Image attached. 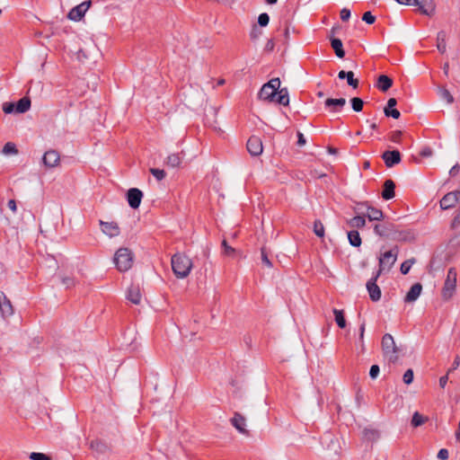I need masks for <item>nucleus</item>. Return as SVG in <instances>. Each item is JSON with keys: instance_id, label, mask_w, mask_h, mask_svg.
Returning a JSON list of instances; mask_svg holds the SVG:
<instances>
[{"instance_id": "obj_6", "label": "nucleus", "mask_w": 460, "mask_h": 460, "mask_svg": "<svg viewBox=\"0 0 460 460\" xmlns=\"http://www.w3.org/2000/svg\"><path fill=\"white\" fill-rule=\"evenodd\" d=\"M114 263L119 271H127L133 264V255L129 249L119 248L114 255Z\"/></svg>"}, {"instance_id": "obj_64", "label": "nucleus", "mask_w": 460, "mask_h": 460, "mask_svg": "<svg viewBox=\"0 0 460 460\" xmlns=\"http://www.w3.org/2000/svg\"><path fill=\"white\" fill-rule=\"evenodd\" d=\"M348 74H349V72H346V71H344V70H341V71H340V72H339V74H338V77H339L340 79H345V78L347 77Z\"/></svg>"}, {"instance_id": "obj_59", "label": "nucleus", "mask_w": 460, "mask_h": 460, "mask_svg": "<svg viewBox=\"0 0 460 460\" xmlns=\"http://www.w3.org/2000/svg\"><path fill=\"white\" fill-rule=\"evenodd\" d=\"M305 143H306V140H305L304 135L301 132H297V145L299 146H302L305 145Z\"/></svg>"}, {"instance_id": "obj_23", "label": "nucleus", "mask_w": 460, "mask_h": 460, "mask_svg": "<svg viewBox=\"0 0 460 460\" xmlns=\"http://www.w3.org/2000/svg\"><path fill=\"white\" fill-rule=\"evenodd\" d=\"M127 298L131 303H133L135 305H138L141 300V294H140L139 288L137 286H133V285L130 286L128 290Z\"/></svg>"}, {"instance_id": "obj_63", "label": "nucleus", "mask_w": 460, "mask_h": 460, "mask_svg": "<svg viewBox=\"0 0 460 460\" xmlns=\"http://www.w3.org/2000/svg\"><path fill=\"white\" fill-rule=\"evenodd\" d=\"M458 170H459L458 164H456V165H454V166L450 169L449 173H450L451 175H453V176H454V175H456V174L458 172Z\"/></svg>"}, {"instance_id": "obj_38", "label": "nucleus", "mask_w": 460, "mask_h": 460, "mask_svg": "<svg viewBox=\"0 0 460 460\" xmlns=\"http://www.w3.org/2000/svg\"><path fill=\"white\" fill-rule=\"evenodd\" d=\"M261 261L262 263L267 267V268H272V262L269 259L268 257V253H267V251H266V248L263 246L261 248Z\"/></svg>"}, {"instance_id": "obj_31", "label": "nucleus", "mask_w": 460, "mask_h": 460, "mask_svg": "<svg viewBox=\"0 0 460 460\" xmlns=\"http://www.w3.org/2000/svg\"><path fill=\"white\" fill-rule=\"evenodd\" d=\"M348 239L349 243L354 247H359L361 245V237L359 233L356 230L348 233Z\"/></svg>"}, {"instance_id": "obj_18", "label": "nucleus", "mask_w": 460, "mask_h": 460, "mask_svg": "<svg viewBox=\"0 0 460 460\" xmlns=\"http://www.w3.org/2000/svg\"><path fill=\"white\" fill-rule=\"evenodd\" d=\"M231 424L241 433L243 435H248V430L246 429V420L241 415L239 412H234V417L230 420Z\"/></svg>"}, {"instance_id": "obj_11", "label": "nucleus", "mask_w": 460, "mask_h": 460, "mask_svg": "<svg viewBox=\"0 0 460 460\" xmlns=\"http://www.w3.org/2000/svg\"><path fill=\"white\" fill-rule=\"evenodd\" d=\"M379 276L376 273L367 283V289L372 301L377 302L381 298V289L376 285Z\"/></svg>"}, {"instance_id": "obj_49", "label": "nucleus", "mask_w": 460, "mask_h": 460, "mask_svg": "<svg viewBox=\"0 0 460 460\" xmlns=\"http://www.w3.org/2000/svg\"><path fill=\"white\" fill-rule=\"evenodd\" d=\"M62 283L66 288H71V287H74L75 285V280L72 277H65V278L62 279Z\"/></svg>"}, {"instance_id": "obj_13", "label": "nucleus", "mask_w": 460, "mask_h": 460, "mask_svg": "<svg viewBox=\"0 0 460 460\" xmlns=\"http://www.w3.org/2000/svg\"><path fill=\"white\" fill-rule=\"evenodd\" d=\"M382 159L386 167L391 168L401 162V154L398 150L385 151L382 155Z\"/></svg>"}, {"instance_id": "obj_10", "label": "nucleus", "mask_w": 460, "mask_h": 460, "mask_svg": "<svg viewBox=\"0 0 460 460\" xmlns=\"http://www.w3.org/2000/svg\"><path fill=\"white\" fill-rule=\"evenodd\" d=\"M91 4H92L91 0H88V1H84V2L81 3L80 4L73 7L67 14L68 19L75 21V22L80 21L84 17L86 11L91 6Z\"/></svg>"}, {"instance_id": "obj_61", "label": "nucleus", "mask_w": 460, "mask_h": 460, "mask_svg": "<svg viewBox=\"0 0 460 460\" xmlns=\"http://www.w3.org/2000/svg\"><path fill=\"white\" fill-rule=\"evenodd\" d=\"M365 327H366L365 323H362L360 325V328H359V340L361 341H363V339H364Z\"/></svg>"}, {"instance_id": "obj_25", "label": "nucleus", "mask_w": 460, "mask_h": 460, "mask_svg": "<svg viewBox=\"0 0 460 460\" xmlns=\"http://www.w3.org/2000/svg\"><path fill=\"white\" fill-rule=\"evenodd\" d=\"M90 447L98 454H105L109 450L107 444L99 439L91 441Z\"/></svg>"}, {"instance_id": "obj_48", "label": "nucleus", "mask_w": 460, "mask_h": 460, "mask_svg": "<svg viewBox=\"0 0 460 460\" xmlns=\"http://www.w3.org/2000/svg\"><path fill=\"white\" fill-rule=\"evenodd\" d=\"M384 112L386 117H392L395 119H399L401 115L400 111L397 109L384 110Z\"/></svg>"}, {"instance_id": "obj_51", "label": "nucleus", "mask_w": 460, "mask_h": 460, "mask_svg": "<svg viewBox=\"0 0 460 460\" xmlns=\"http://www.w3.org/2000/svg\"><path fill=\"white\" fill-rule=\"evenodd\" d=\"M349 18H350V11L349 9H347V8L341 9V19L343 22H347V21H349Z\"/></svg>"}, {"instance_id": "obj_16", "label": "nucleus", "mask_w": 460, "mask_h": 460, "mask_svg": "<svg viewBox=\"0 0 460 460\" xmlns=\"http://www.w3.org/2000/svg\"><path fill=\"white\" fill-rule=\"evenodd\" d=\"M0 312L3 317L13 314V305L3 291H0Z\"/></svg>"}, {"instance_id": "obj_57", "label": "nucleus", "mask_w": 460, "mask_h": 460, "mask_svg": "<svg viewBox=\"0 0 460 460\" xmlns=\"http://www.w3.org/2000/svg\"><path fill=\"white\" fill-rule=\"evenodd\" d=\"M448 374H449V373L447 372V375H445V376H441V377L439 378V386H440L441 388H445V386L447 385V381H448Z\"/></svg>"}, {"instance_id": "obj_62", "label": "nucleus", "mask_w": 460, "mask_h": 460, "mask_svg": "<svg viewBox=\"0 0 460 460\" xmlns=\"http://www.w3.org/2000/svg\"><path fill=\"white\" fill-rule=\"evenodd\" d=\"M396 2L400 4H404V5H413V2L414 0H396Z\"/></svg>"}, {"instance_id": "obj_20", "label": "nucleus", "mask_w": 460, "mask_h": 460, "mask_svg": "<svg viewBox=\"0 0 460 460\" xmlns=\"http://www.w3.org/2000/svg\"><path fill=\"white\" fill-rule=\"evenodd\" d=\"M346 104V100L344 98L332 99L328 98L324 102L325 108L328 109L331 112H338Z\"/></svg>"}, {"instance_id": "obj_19", "label": "nucleus", "mask_w": 460, "mask_h": 460, "mask_svg": "<svg viewBox=\"0 0 460 460\" xmlns=\"http://www.w3.org/2000/svg\"><path fill=\"white\" fill-rule=\"evenodd\" d=\"M102 231L110 237L118 236L120 233L119 227L115 222H104L100 220Z\"/></svg>"}, {"instance_id": "obj_43", "label": "nucleus", "mask_w": 460, "mask_h": 460, "mask_svg": "<svg viewBox=\"0 0 460 460\" xmlns=\"http://www.w3.org/2000/svg\"><path fill=\"white\" fill-rule=\"evenodd\" d=\"M31 460H51L50 457L43 453L32 452L30 455Z\"/></svg>"}, {"instance_id": "obj_55", "label": "nucleus", "mask_w": 460, "mask_h": 460, "mask_svg": "<svg viewBox=\"0 0 460 460\" xmlns=\"http://www.w3.org/2000/svg\"><path fill=\"white\" fill-rule=\"evenodd\" d=\"M432 154H433V151H432V149H431L430 147H429V146L424 147V148L420 151V155L421 156H423V157H429V156H431V155H432Z\"/></svg>"}, {"instance_id": "obj_42", "label": "nucleus", "mask_w": 460, "mask_h": 460, "mask_svg": "<svg viewBox=\"0 0 460 460\" xmlns=\"http://www.w3.org/2000/svg\"><path fill=\"white\" fill-rule=\"evenodd\" d=\"M223 253L226 256H234L235 253V250L227 244L226 240L222 242Z\"/></svg>"}, {"instance_id": "obj_54", "label": "nucleus", "mask_w": 460, "mask_h": 460, "mask_svg": "<svg viewBox=\"0 0 460 460\" xmlns=\"http://www.w3.org/2000/svg\"><path fill=\"white\" fill-rule=\"evenodd\" d=\"M397 104V101L395 98H390L388 101H387V104L386 106L385 107L384 110H394V107L396 106Z\"/></svg>"}, {"instance_id": "obj_3", "label": "nucleus", "mask_w": 460, "mask_h": 460, "mask_svg": "<svg viewBox=\"0 0 460 460\" xmlns=\"http://www.w3.org/2000/svg\"><path fill=\"white\" fill-rule=\"evenodd\" d=\"M381 345L384 356L388 362H397L402 352V349L396 346L394 337L390 333H386L383 336Z\"/></svg>"}, {"instance_id": "obj_52", "label": "nucleus", "mask_w": 460, "mask_h": 460, "mask_svg": "<svg viewBox=\"0 0 460 460\" xmlns=\"http://www.w3.org/2000/svg\"><path fill=\"white\" fill-rule=\"evenodd\" d=\"M448 451L445 448H442L438 453V458L440 460H447L448 459Z\"/></svg>"}, {"instance_id": "obj_37", "label": "nucleus", "mask_w": 460, "mask_h": 460, "mask_svg": "<svg viewBox=\"0 0 460 460\" xmlns=\"http://www.w3.org/2000/svg\"><path fill=\"white\" fill-rule=\"evenodd\" d=\"M314 233L319 237L324 236V226L321 220L317 219L314 222Z\"/></svg>"}, {"instance_id": "obj_35", "label": "nucleus", "mask_w": 460, "mask_h": 460, "mask_svg": "<svg viewBox=\"0 0 460 460\" xmlns=\"http://www.w3.org/2000/svg\"><path fill=\"white\" fill-rule=\"evenodd\" d=\"M2 153L5 155H17L18 149L14 143L13 142H7L2 150Z\"/></svg>"}, {"instance_id": "obj_22", "label": "nucleus", "mask_w": 460, "mask_h": 460, "mask_svg": "<svg viewBox=\"0 0 460 460\" xmlns=\"http://www.w3.org/2000/svg\"><path fill=\"white\" fill-rule=\"evenodd\" d=\"M395 183L393 180L388 179L384 183V190L382 191V198L385 200L391 199L394 197Z\"/></svg>"}, {"instance_id": "obj_4", "label": "nucleus", "mask_w": 460, "mask_h": 460, "mask_svg": "<svg viewBox=\"0 0 460 460\" xmlns=\"http://www.w3.org/2000/svg\"><path fill=\"white\" fill-rule=\"evenodd\" d=\"M398 253L399 248L394 246L391 250L380 254L378 258V270L376 271L377 276L384 272H388L392 269L397 260Z\"/></svg>"}, {"instance_id": "obj_28", "label": "nucleus", "mask_w": 460, "mask_h": 460, "mask_svg": "<svg viewBox=\"0 0 460 460\" xmlns=\"http://www.w3.org/2000/svg\"><path fill=\"white\" fill-rule=\"evenodd\" d=\"M447 33L444 31H440L437 35V48L440 53H445L447 49Z\"/></svg>"}, {"instance_id": "obj_12", "label": "nucleus", "mask_w": 460, "mask_h": 460, "mask_svg": "<svg viewBox=\"0 0 460 460\" xmlns=\"http://www.w3.org/2000/svg\"><path fill=\"white\" fill-rule=\"evenodd\" d=\"M142 198L143 193L139 189L131 188L128 190L127 200L130 208L134 209L139 208Z\"/></svg>"}, {"instance_id": "obj_17", "label": "nucleus", "mask_w": 460, "mask_h": 460, "mask_svg": "<svg viewBox=\"0 0 460 460\" xmlns=\"http://www.w3.org/2000/svg\"><path fill=\"white\" fill-rule=\"evenodd\" d=\"M413 4L421 13L426 15H431L435 10L433 0H414Z\"/></svg>"}, {"instance_id": "obj_58", "label": "nucleus", "mask_w": 460, "mask_h": 460, "mask_svg": "<svg viewBox=\"0 0 460 460\" xmlns=\"http://www.w3.org/2000/svg\"><path fill=\"white\" fill-rule=\"evenodd\" d=\"M459 366H460V358L458 356H456L452 364V367L450 369H448L447 372L450 373L451 371L456 370V368H458Z\"/></svg>"}, {"instance_id": "obj_7", "label": "nucleus", "mask_w": 460, "mask_h": 460, "mask_svg": "<svg viewBox=\"0 0 460 460\" xmlns=\"http://www.w3.org/2000/svg\"><path fill=\"white\" fill-rule=\"evenodd\" d=\"M457 281V272L455 268H450L447 270V278L444 283V287L441 291L443 299L448 300L455 294Z\"/></svg>"}, {"instance_id": "obj_30", "label": "nucleus", "mask_w": 460, "mask_h": 460, "mask_svg": "<svg viewBox=\"0 0 460 460\" xmlns=\"http://www.w3.org/2000/svg\"><path fill=\"white\" fill-rule=\"evenodd\" d=\"M348 224L350 227H353V228H362L366 225L365 216L364 215L356 216V217H352L351 219H349L348 221Z\"/></svg>"}, {"instance_id": "obj_27", "label": "nucleus", "mask_w": 460, "mask_h": 460, "mask_svg": "<svg viewBox=\"0 0 460 460\" xmlns=\"http://www.w3.org/2000/svg\"><path fill=\"white\" fill-rule=\"evenodd\" d=\"M332 48L334 49L338 58H342L345 56V51L342 47V41L340 39L333 38L331 40Z\"/></svg>"}, {"instance_id": "obj_36", "label": "nucleus", "mask_w": 460, "mask_h": 460, "mask_svg": "<svg viewBox=\"0 0 460 460\" xmlns=\"http://www.w3.org/2000/svg\"><path fill=\"white\" fill-rule=\"evenodd\" d=\"M350 102H351V107H352L354 111L359 112V111H361L363 110L364 102H363V100L361 98H359V97H353L350 100Z\"/></svg>"}, {"instance_id": "obj_26", "label": "nucleus", "mask_w": 460, "mask_h": 460, "mask_svg": "<svg viewBox=\"0 0 460 460\" xmlns=\"http://www.w3.org/2000/svg\"><path fill=\"white\" fill-rule=\"evenodd\" d=\"M31 108V100L28 97H23L15 104L16 113H24Z\"/></svg>"}, {"instance_id": "obj_5", "label": "nucleus", "mask_w": 460, "mask_h": 460, "mask_svg": "<svg viewBox=\"0 0 460 460\" xmlns=\"http://www.w3.org/2000/svg\"><path fill=\"white\" fill-rule=\"evenodd\" d=\"M374 232L381 236L386 238L393 239H406V234L403 232H400L396 229V226L389 222H385L383 224H376L374 226Z\"/></svg>"}, {"instance_id": "obj_47", "label": "nucleus", "mask_w": 460, "mask_h": 460, "mask_svg": "<svg viewBox=\"0 0 460 460\" xmlns=\"http://www.w3.org/2000/svg\"><path fill=\"white\" fill-rule=\"evenodd\" d=\"M3 111L6 114L15 111V104L13 102H4L3 104Z\"/></svg>"}, {"instance_id": "obj_14", "label": "nucleus", "mask_w": 460, "mask_h": 460, "mask_svg": "<svg viewBox=\"0 0 460 460\" xmlns=\"http://www.w3.org/2000/svg\"><path fill=\"white\" fill-rule=\"evenodd\" d=\"M247 150L248 152L253 155L257 156L262 153V142L260 137L252 136L247 141Z\"/></svg>"}, {"instance_id": "obj_33", "label": "nucleus", "mask_w": 460, "mask_h": 460, "mask_svg": "<svg viewBox=\"0 0 460 460\" xmlns=\"http://www.w3.org/2000/svg\"><path fill=\"white\" fill-rule=\"evenodd\" d=\"M333 314L335 316V322H336L337 325L341 329L345 328L346 327V320L344 317L343 311L335 308V309H333Z\"/></svg>"}, {"instance_id": "obj_56", "label": "nucleus", "mask_w": 460, "mask_h": 460, "mask_svg": "<svg viewBox=\"0 0 460 460\" xmlns=\"http://www.w3.org/2000/svg\"><path fill=\"white\" fill-rule=\"evenodd\" d=\"M7 207L13 213L15 214L17 212L16 201L14 199H10L7 203Z\"/></svg>"}, {"instance_id": "obj_39", "label": "nucleus", "mask_w": 460, "mask_h": 460, "mask_svg": "<svg viewBox=\"0 0 460 460\" xmlns=\"http://www.w3.org/2000/svg\"><path fill=\"white\" fill-rule=\"evenodd\" d=\"M414 262H415L414 259H410V260L403 261L400 268L402 274L406 275L410 271V270Z\"/></svg>"}, {"instance_id": "obj_29", "label": "nucleus", "mask_w": 460, "mask_h": 460, "mask_svg": "<svg viewBox=\"0 0 460 460\" xmlns=\"http://www.w3.org/2000/svg\"><path fill=\"white\" fill-rule=\"evenodd\" d=\"M429 420V418L423 416L419 411H415L412 415L411 424L413 428H418Z\"/></svg>"}, {"instance_id": "obj_41", "label": "nucleus", "mask_w": 460, "mask_h": 460, "mask_svg": "<svg viewBox=\"0 0 460 460\" xmlns=\"http://www.w3.org/2000/svg\"><path fill=\"white\" fill-rule=\"evenodd\" d=\"M150 172L158 181L164 180L166 176L165 172L162 169L151 168Z\"/></svg>"}, {"instance_id": "obj_15", "label": "nucleus", "mask_w": 460, "mask_h": 460, "mask_svg": "<svg viewBox=\"0 0 460 460\" xmlns=\"http://www.w3.org/2000/svg\"><path fill=\"white\" fill-rule=\"evenodd\" d=\"M60 155L56 150L47 151L42 157V162L46 167L53 168L59 164Z\"/></svg>"}, {"instance_id": "obj_1", "label": "nucleus", "mask_w": 460, "mask_h": 460, "mask_svg": "<svg viewBox=\"0 0 460 460\" xmlns=\"http://www.w3.org/2000/svg\"><path fill=\"white\" fill-rule=\"evenodd\" d=\"M280 87V79L275 77L264 84L261 88L258 96L261 100L267 102H275L280 105L288 106L289 104V95L287 87Z\"/></svg>"}, {"instance_id": "obj_34", "label": "nucleus", "mask_w": 460, "mask_h": 460, "mask_svg": "<svg viewBox=\"0 0 460 460\" xmlns=\"http://www.w3.org/2000/svg\"><path fill=\"white\" fill-rule=\"evenodd\" d=\"M438 95L441 99L445 100L448 104L454 102V97L450 93V92L445 87L438 88Z\"/></svg>"}, {"instance_id": "obj_2", "label": "nucleus", "mask_w": 460, "mask_h": 460, "mask_svg": "<svg viewBox=\"0 0 460 460\" xmlns=\"http://www.w3.org/2000/svg\"><path fill=\"white\" fill-rule=\"evenodd\" d=\"M171 263L173 273L179 279L188 277L193 266L191 260L183 253H175Z\"/></svg>"}, {"instance_id": "obj_40", "label": "nucleus", "mask_w": 460, "mask_h": 460, "mask_svg": "<svg viewBox=\"0 0 460 460\" xmlns=\"http://www.w3.org/2000/svg\"><path fill=\"white\" fill-rule=\"evenodd\" d=\"M347 83L349 86L356 89L358 87V80L354 78V73L352 71H349V74L346 77Z\"/></svg>"}, {"instance_id": "obj_46", "label": "nucleus", "mask_w": 460, "mask_h": 460, "mask_svg": "<svg viewBox=\"0 0 460 460\" xmlns=\"http://www.w3.org/2000/svg\"><path fill=\"white\" fill-rule=\"evenodd\" d=\"M362 20L367 24H373L376 21V17L371 13V12H366L362 16Z\"/></svg>"}, {"instance_id": "obj_21", "label": "nucleus", "mask_w": 460, "mask_h": 460, "mask_svg": "<svg viewBox=\"0 0 460 460\" xmlns=\"http://www.w3.org/2000/svg\"><path fill=\"white\" fill-rule=\"evenodd\" d=\"M422 290L420 283H415L412 285L404 297L406 303H412L418 299Z\"/></svg>"}, {"instance_id": "obj_24", "label": "nucleus", "mask_w": 460, "mask_h": 460, "mask_svg": "<svg viewBox=\"0 0 460 460\" xmlns=\"http://www.w3.org/2000/svg\"><path fill=\"white\" fill-rule=\"evenodd\" d=\"M392 85L393 80L389 76L385 75H379L376 86L380 91L386 92Z\"/></svg>"}, {"instance_id": "obj_53", "label": "nucleus", "mask_w": 460, "mask_h": 460, "mask_svg": "<svg viewBox=\"0 0 460 460\" xmlns=\"http://www.w3.org/2000/svg\"><path fill=\"white\" fill-rule=\"evenodd\" d=\"M401 136H402V131L396 130L392 133L390 139H391V141H393L394 143H398L400 141Z\"/></svg>"}, {"instance_id": "obj_45", "label": "nucleus", "mask_w": 460, "mask_h": 460, "mask_svg": "<svg viewBox=\"0 0 460 460\" xmlns=\"http://www.w3.org/2000/svg\"><path fill=\"white\" fill-rule=\"evenodd\" d=\"M413 371L412 369H408L405 371L402 376V380L406 385H410L413 381Z\"/></svg>"}, {"instance_id": "obj_8", "label": "nucleus", "mask_w": 460, "mask_h": 460, "mask_svg": "<svg viewBox=\"0 0 460 460\" xmlns=\"http://www.w3.org/2000/svg\"><path fill=\"white\" fill-rule=\"evenodd\" d=\"M363 207H367V213L365 214V217H367L370 221H379L383 219L384 214L382 210L372 207L368 202L358 203L356 209L358 212H363Z\"/></svg>"}, {"instance_id": "obj_32", "label": "nucleus", "mask_w": 460, "mask_h": 460, "mask_svg": "<svg viewBox=\"0 0 460 460\" xmlns=\"http://www.w3.org/2000/svg\"><path fill=\"white\" fill-rule=\"evenodd\" d=\"M182 157L180 154H172L167 156L166 164L167 165L174 168L180 166L181 164Z\"/></svg>"}, {"instance_id": "obj_44", "label": "nucleus", "mask_w": 460, "mask_h": 460, "mask_svg": "<svg viewBox=\"0 0 460 460\" xmlns=\"http://www.w3.org/2000/svg\"><path fill=\"white\" fill-rule=\"evenodd\" d=\"M269 22H270V16L268 15V13H263L259 15L258 23L260 24V26L265 27L269 24Z\"/></svg>"}, {"instance_id": "obj_60", "label": "nucleus", "mask_w": 460, "mask_h": 460, "mask_svg": "<svg viewBox=\"0 0 460 460\" xmlns=\"http://www.w3.org/2000/svg\"><path fill=\"white\" fill-rule=\"evenodd\" d=\"M452 226L454 227H456V226H460V210L455 216V217L453 219V222H452Z\"/></svg>"}, {"instance_id": "obj_50", "label": "nucleus", "mask_w": 460, "mask_h": 460, "mask_svg": "<svg viewBox=\"0 0 460 460\" xmlns=\"http://www.w3.org/2000/svg\"><path fill=\"white\" fill-rule=\"evenodd\" d=\"M379 371H380L379 367L377 365H373L369 370L370 377L372 379H376L379 375Z\"/></svg>"}, {"instance_id": "obj_9", "label": "nucleus", "mask_w": 460, "mask_h": 460, "mask_svg": "<svg viewBox=\"0 0 460 460\" xmlns=\"http://www.w3.org/2000/svg\"><path fill=\"white\" fill-rule=\"evenodd\" d=\"M460 200V190H454L447 193L440 199V208L443 210L450 209L454 208L456 203Z\"/></svg>"}]
</instances>
